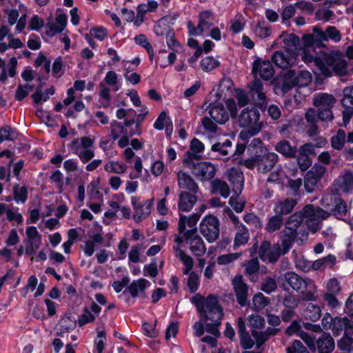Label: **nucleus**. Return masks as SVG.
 Here are the masks:
<instances>
[{"label":"nucleus","instance_id":"obj_54","mask_svg":"<svg viewBox=\"0 0 353 353\" xmlns=\"http://www.w3.org/2000/svg\"><path fill=\"white\" fill-rule=\"evenodd\" d=\"M219 65V62L212 57H206L201 61V68L205 72H210Z\"/></svg>","mask_w":353,"mask_h":353},{"label":"nucleus","instance_id":"obj_52","mask_svg":"<svg viewBox=\"0 0 353 353\" xmlns=\"http://www.w3.org/2000/svg\"><path fill=\"white\" fill-rule=\"evenodd\" d=\"M14 199L17 202L25 203L28 198V190L26 186L20 187L17 184L14 186L13 190Z\"/></svg>","mask_w":353,"mask_h":353},{"label":"nucleus","instance_id":"obj_18","mask_svg":"<svg viewBox=\"0 0 353 353\" xmlns=\"http://www.w3.org/2000/svg\"><path fill=\"white\" fill-rule=\"evenodd\" d=\"M228 181L232 185V190L234 194H241L244 184V176L243 172L238 168H231L225 172Z\"/></svg>","mask_w":353,"mask_h":353},{"label":"nucleus","instance_id":"obj_30","mask_svg":"<svg viewBox=\"0 0 353 353\" xmlns=\"http://www.w3.org/2000/svg\"><path fill=\"white\" fill-rule=\"evenodd\" d=\"M236 232L235 233L233 248L236 249L237 248L245 245L250 239V233L248 229L244 225H239V227L236 228Z\"/></svg>","mask_w":353,"mask_h":353},{"label":"nucleus","instance_id":"obj_59","mask_svg":"<svg viewBox=\"0 0 353 353\" xmlns=\"http://www.w3.org/2000/svg\"><path fill=\"white\" fill-rule=\"evenodd\" d=\"M287 353H310L301 341L295 340L286 348Z\"/></svg>","mask_w":353,"mask_h":353},{"label":"nucleus","instance_id":"obj_22","mask_svg":"<svg viewBox=\"0 0 353 353\" xmlns=\"http://www.w3.org/2000/svg\"><path fill=\"white\" fill-rule=\"evenodd\" d=\"M177 182L180 188L187 190L188 192L197 193L199 188L194 179L187 172L181 170L177 172Z\"/></svg>","mask_w":353,"mask_h":353},{"label":"nucleus","instance_id":"obj_60","mask_svg":"<svg viewBox=\"0 0 353 353\" xmlns=\"http://www.w3.org/2000/svg\"><path fill=\"white\" fill-rule=\"evenodd\" d=\"M243 221L248 225L254 226L255 228H261L263 225L259 216L253 213H247L243 216Z\"/></svg>","mask_w":353,"mask_h":353},{"label":"nucleus","instance_id":"obj_33","mask_svg":"<svg viewBox=\"0 0 353 353\" xmlns=\"http://www.w3.org/2000/svg\"><path fill=\"white\" fill-rule=\"evenodd\" d=\"M296 72L293 70L285 71L283 75V81L281 85V89L283 93H287L293 87L296 86Z\"/></svg>","mask_w":353,"mask_h":353},{"label":"nucleus","instance_id":"obj_43","mask_svg":"<svg viewBox=\"0 0 353 353\" xmlns=\"http://www.w3.org/2000/svg\"><path fill=\"white\" fill-rule=\"evenodd\" d=\"M148 283L149 282L144 279H140L136 281H133L128 288L131 296L136 297L139 293L143 292L146 288V284Z\"/></svg>","mask_w":353,"mask_h":353},{"label":"nucleus","instance_id":"obj_1","mask_svg":"<svg viewBox=\"0 0 353 353\" xmlns=\"http://www.w3.org/2000/svg\"><path fill=\"white\" fill-rule=\"evenodd\" d=\"M191 301L201 315V320L205 321L206 332L215 336H219L218 327L221 323L223 311L219 303L218 297L211 294L204 298L196 294L192 297Z\"/></svg>","mask_w":353,"mask_h":353},{"label":"nucleus","instance_id":"obj_3","mask_svg":"<svg viewBox=\"0 0 353 353\" xmlns=\"http://www.w3.org/2000/svg\"><path fill=\"white\" fill-rule=\"evenodd\" d=\"M292 247L289 243L281 237V243H276L271 245L268 241L261 242L259 256L263 261H268L270 263H276L281 256L287 254Z\"/></svg>","mask_w":353,"mask_h":353},{"label":"nucleus","instance_id":"obj_56","mask_svg":"<svg viewBox=\"0 0 353 353\" xmlns=\"http://www.w3.org/2000/svg\"><path fill=\"white\" fill-rule=\"evenodd\" d=\"M300 303L299 299L292 294H288L283 299V305L285 308L295 310Z\"/></svg>","mask_w":353,"mask_h":353},{"label":"nucleus","instance_id":"obj_44","mask_svg":"<svg viewBox=\"0 0 353 353\" xmlns=\"http://www.w3.org/2000/svg\"><path fill=\"white\" fill-rule=\"evenodd\" d=\"M320 307L313 303H309L304 311V316L312 321H316L321 317Z\"/></svg>","mask_w":353,"mask_h":353},{"label":"nucleus","instance_id":"obj_8","mask_svg":"<svg viewBox=\"0 0 353 353\" xmlns=\"http://www.w3.org/2000/svg\"><path fill=\"white\" fill-rule=\"evenodd\" d=\"M236 104L233 99L225 101V106L221 103H216L210 105L209 114L212 119L219 124L225 123L230 118L236 114Z\"/></svg>","mask_w":353,"mask_h":353},{"label":"nucleus","instance_id":"obj_53","mask_svg":"<svg viewBox=\"0 0 353 353\" xmlns=\"http://www.w3.org/2000/svg\"><path fill=\"white\" fill-rule=\"evenodd\" d=\"M252 302L254 309L256 310H260L264 308L269 303L268 299L261 292L256 293L254 295Z\"/></svg>","mask_w":353,"mask_h":353},{"label":"nucleus","instance_id":"obj_15","mask_svg":"<svg viewBox=\"0 0 353 353\" xmlns=\"http://www.w3.org/2000/svg\"><path fill=\"white\" fill-rule=\"evenodd\" d=\"M212 12L209 10H205L199 14V21L196 28H195L192 21H188V28L190 35H201L205 30H208L212 26L211 21Z\"/></svg>","mask_w":353,"mask_h":353},{"label":"nucleus","instance_id":"obj_64","mask_svg":"<svg viewBox=\"0 0 353 353\" xmlns=\"http://www.w3.org/2000/svg\"><path fill=\"white\" fill-rule=\"evenodd\" d=\"M295 158H296L297 163L302 171L307 170L312 165V159L308 156L299 153Z\"/></svg>","mask_w":353,"mask_h":353},{"label":"nucleus","instance_id":"obj_41","mask_svg":"<svg viewBox=\"0 0 353 353\" xmlns=\"http://www.w3.org/2000/svg\"><path fill=\"white\" fill-rule=\"evenodd\" d=\"M283 218L281 215L276 214L271 216L266 225L265 230L269 233H272L281 229L283 225Z\"/></svg>","mask_w":353,"mask_h":353},{"label":"nucleus","instance_id":"obj_28","mask_svg":"<svg viewBox=\"0 0 353 353\" xmlns=\"http://www.w3.org/2000/svg\"><path fill=\"white\" fill-rule=\"evenodd\" d=\"M334 349V341L328 333H323L316 341L319 353H331Z\"/></svg>","mask_w":353,"mask_h":353},{"label":"nucleus","instance_id":"obj_31","mask_svg":"<svg viewBox=\"0 0 353 353\" xmlns=\"http://www.w3.org/2000/svg\"><path fill=\"white\" fill-rule=\"evenodd\" d=\"M292 59V57L289 55V51L287 54L282 51H276L272 57V60L275 65L283 69H287L291 65Z\"/></svg>","mask_w":353,"mask_h":353},{"label":"nucleus","instance_id":"obj_35","mask_svg":"<svg viewBox=\"0 0 353 353\" xmlns=\"http://www.w3.org/2000/svg\"><path fill=\"white\" fill-rule=\"evenodd\" d=\"M245 274L248 276L251 281H256L258 276L256 275L259 270V262L257 258L248 261L245 264Z\"/></svg>","mask_w":353,"mask_h":353},{"label":"nucleus","instance_id":"obj_36","mask_svg":"<svg viewBox=\"0 0 353 353\" xmlns=\"http://www.w3.org/2000/svg\"><path fill=\"white\" fill-rule=\"evenodd\" d=\"M77 322L74 319L70 316H65L61 319L59 322V331L57 332V335L63 336V334L73 330L76 327Z\"/></svg>","mask_w":353,"mask_h":353},{"label":"nucleus","instance_id":"obj_39","mask_svg":"<svg viewBox=\"0 0 353 353\" xmlns=\"http://www.w3.org/2000/svg\"><path fill=\"white\" fill-rule=\"evenodd\" d=\"M283 43L288 51L294 52L300 46V39L296 34L290 33L283 35Z\"/></svg>","mask_w":353,"mask_h":353},{"label":"nucleus","instance_id":"obj_49","mask_svg":"<svg viewBox=\"0 0 353 353\" xmlns=\"http://www.w3.org/2000/svg\"><path fill=\"white\" fill-rule=\"evenodd\" d=\"M296 78V86L299 87H305L308 85L312 79L311 74L305 70L298 71Z\"/></svg>","mask_w":353,"mask_h":353},{"label":"nucleus","instance_id":"obj_38","mask_svg":"<svg viewBox=\"0 0 353 353\" xmlns=\"http://www.w3.org/2000/svg\"><path fill=\"white\" fill-rule=\"evenodd\" d=\"M335 263L336 257L334 255L329 254L325 257L314 261L312 265V268L314 270H318L321 268H333Z\"/></svg>","mask_w":353,"mask_h":353},{"label":"nucleus","instance_id":"obj_9","mask_svg":"<svg viewBox=\"0 0 353 353\" xmlns=\"http://www.w3.org/2000/svg\"><path fill=\"white\" fill-rule=\"evenodd\" d=\"M308 228L313 233L321 228L322 221L327 219L331 213L312 204L306 205L302 209Z\"/></svg>","mask_w":353,"mask_h":353},{"label":"nucleus","instance_id":"obj_37","mask_svg":"<svg viewBox=\"0 0 353 353\" xmlns=\"http://www.w3.org/2000/svg\"><path fill=\"white\" fill-rule=\"evenodd\" d=\"M27 235V244L34 245L36 248H39L41 243V238L37 229L34 226L28 227L26 231Z\"/></svg>","mask_w":353,"mask_h":353},{"label":"nucleus","instance_id":"obj_57","mask_svg":"<svg viewBox=\"0 0 353 353\" xmlns=\"http://www.w3.org/2000/svg\"><path fill=\"white\" fill-rule=\"evenodd\" d=\"M94 316L91 313L89 308L85 307L83 313L79 316L77 323L81 327L88 323H91L94 320Z\"/></svg>","mask_w":353,"mask_h":353},{"label":"nucleus","instance_id":"obj_40","mask_svg":"<svg viewBox=\"0 0 353 353\" xmlns=\"http://www.w3.org/2000/svg\"><path fill=\"white\" fill-rule=\"evenodd\" d=\"M346 140V133L342 129H339L336 134L332 137L330 143L332 148L341 150L343 148Z\"/></svg>","mask_w":353,"mask_h":353},{"label":"nucleus","instance_id":"obj_5","mask_svg":"<svg viewBox=\"0 0 353 353\" xmlns=\"http://www.w3.org/2000/svg\"><path fill=\"white\" fill-rule=\"evenodd\" d=\"M248 325L251 329L252 336L256 340L258 347L262 345L272 336H276L280 331L278 328L268 327L264 331H259L264 328L265 321L263 317L259 314H252L249 316Z\"/></svg>","mask_w":353,"mask_h":353},{"label":"nucleus","instance_id":"obj_46","mask_svg":"<svg viewBox=\"0 0 353 353\" xmlns=\"http://www.w3.org/2000/svg\"><path fill=\"white\" fill-rule=\"evenodd\" d=\"M254 32L256 36L263 39L269 37L272 33V30L265 21H261L257 23Z\"/></svg>","mask_w":353,"mask_h":353},{"label":"nucleus","instance_id":"obj_32","mask_svg":"<svg viewBox=\"0 0 353 353\" xmlns=\"http://www.w3.org/2000/svg\"><path fill=\"white\" fill-rule=\"evenodd\" d=\"M211 150L225 157V159H228V155L233 151L232 142L230 139H226L223 142H217L212 145Z\"/></svg>","mask_w":353,"mask_h":353},{"label":"nucleus","instance_id":"obj_6","mask_svg":"<svg viewBox=\"0 0 353 353\" xmlns=\"http://www.w3.org/2000/svg\"><path fill=\"white\" fill-rule=\"evenodd\" d=\"M278 159L279 157L274 152H266L255 154L245 160L243 165L249 169L256 168L261 173H267L274 168Z\"/></svg>","mask_w":353,"mask_h":353},{"label":"nucleus","instance_id":"obj_58","mask_svg":"<svg viewBox=\"0 0 353 353\" xmlns=\"http://www.w3.org/2000/svg\"><path fill=\"white\" fill-rule=\"evenodd\" d=\"M352 334H344V336L338 341L337 346L341 351L346 352L353 347V339L352 338Z\"/></svg>","mask_w":353,"mask_h":353},{"label":"nucleus","instance_id":"obj_63","mask_svg":"<svg viewBox=\"0 0 353 353\" xmlns=\"http://www.w3.org/2000/svg\"><path fill=\"white\" fill-rule=\"evenodd\" d=\"M124 127L117 121H113L110 124V135L114 141L118 139L120 134H123Z\"/></svg>","mask_w":353,"mask_h":353},{"label":"nucleus","instance_id":"obj_14","mask_svg":"<svg viewBox=\"0 0 353 353\" xmlns=\"http://www.w3.org/2000/svg\"><path fill=\"white\" fill-rule=\"evenodd\" d=\"M284 280L295 291L303 293L311 288L312 281L308 278H303L294 272H288L283 274Z\"/></svg>","mask_w":353,"mask_h":353},{"label":"nucleus","instance_id":"obj_24","mask_svg":"<svg viewBox=\"0 0 353 353\" xmlns=\"http://www.w3.org/2000/svg\"><path fill=\"white\" fill-rule=\"evenodd\" d=\"M302 60L305 63H312L319 68L321 74L325 77H330L332 75V72L330 69L325 65V63L324 62V57L323 59L319 57H314L312 55L308 49H305L303 50L302 54Z\"/></svg>","mask_w":353,"mask_h":353},{"label":"nucleus","instance_id":"obj_21","mask_svg":"<svg viewBox=\"0 0 353 353\" xmlns=\"http://www.w3.org/2000/svg\"><path fill=\"white\" fill-rule=\"evenodd\" d=\"M249 88L252 99L261 106L265 105L267 102L266 94L264 92L263 83L259 79H255L250 83Z\"/></svg>","mask_w":353,"mask_h":353},{"label":"nucleus","instance_id":"obj_10","mask_svg":"<svg viewBox=\"0 0 353 353\" xmlns=\"http://www.w3.org/2000/svg\"><path fill=\"white\" fill-rule=\"evenodd\" d=\"M199 229L208 242H214L219 236V221L214 215H208L201 221Z\"/></svg>","mask_w":353,"mask_h":353},{"label":"nucleus","instance_id":"obj_26","mask_svg":"<svg viewBox=\"0 0 353 353\" xmlns=\"http://www.w3.org/2000/svg\"><path fill=\"white\" fill-rule=\"evenodd\" d=\"M274 150L285 158L293 159L296 157L297 148L292 145L290 141L283 139L274 145Z\"/></svg>","mask_w":353,"mask_h":353},{"label":"nucleus","instance_id":"obj_19","mask_svg":"<svg viewBox=\"0 0 353 353\" xmlns=\"http://www.w3.org/2000/svg\"><path fill=\"white\" fill-rule=\"evenodd\" d=\"M252 72L258 73L263 79L268 81L272 78L274 70L270 61H261V59H257L253 63Z\"/></svg>","mask_w":353,"mask_h":353},{"label":"nucleus","instance_id":"obj_2","mask_svg":"<svg viewBox=\"0 0 353 353\" xmlns=\"http://www.w3.org/2000/svg\"><path fill=\"white\" fill-rule=\"evenodd\" d=\"M304 219L302 210L290 215L285 223L281 238L292 245L295 241L301 244L305 243L307 240L308 232L304 228Z\"/></svg>","mask_w":353,"mask_h":353},{"label":"nucleus","instance_id":"obj_4","mask_svg":"<svg viewBox=\"0 0 353 353\" xmlns=\"http://www.w3.org/2000/svg\"><path fill=\"white\" fill-rule=\"evenodd\" d=\"M199 156L193 152H186L183 160L184 164L192 170V173L201 179V181L212 179L216 174L215 166L210 162L194 163V160H198Z\"/></svg>","mask_w":353,"mask_h":353},{"label":"nucleus","instance_id":"obj_62","mask_svg":"<svg viewBox=\"0 0 353 353\" xmlns=\"http://www.w3.org/2000/svg\"><path fill=\"white\" fill-rule=\"evenodd\" d=\"M241 255V253L237 252L221 255L217 258V263L219 265H227L238 259Z\"/></svg>","mask_w":353,"mask_h":353},{"label":"nucleus","instance_id":"obj_34","mask_svg":"<svg viewBox=\"0 0 353 353\" xmlns=\"http://www.w3.org/2000/svg\"><path fill=\"white\" fill-rule=\"evenodd\" d=\"M200 218V214L198 213H194L189 217L186 216L180 215L179 223H178V230L180 234H184L185 230V225H187L190 228H193L196 225Z\"/></svg>","mask_w":353,"mask_h":353},{"label":"nucleus","instance_id":"obj_11","mask_svg":"<svg viewBox=\"0 0 353 353\" xmlns=\"http://www.w3.org/2000/svg\"><path fill=\"white\" fill-rule=\"evenodd\" d=\"M184 242L189 245L190 251L196 256H203L206 248L201 237L198 234L196 228L188 230L183 234Z\"/></svg>","mask_w":353,"mask_h":353},{"label":"nucleus","instance_id":"obj_25","mask_svg":"<svg viewBox=\"0 0 353 353\" xmlns=\"http://www.w3.org/2000/svg\"><path fill=\"white\" fill-rule=\"evenodd\" d=\"M336 103V99L333 94L325 92L316 94L313 98V105L317 108L332 109Z\"/></svg>","mask_w":353,"mask_h":353},{"label":"nucleus","instance_id":"obj_17","mask_svg":"<svg viewBox=\"0 0 353 353\" xmlns=\"http://www.w3.org/2000/svg\"><path fill=\"white\" fill-rule=\"evenodd\" d=\"M324 62L332 72L334 71L339 76H344L346 74V61L339 54H325L324 56Z\"/></svg>","mask_w":353,"mask_h":353},{"label":"nucleus","instance_id":"obj_51","mask_svg":"<svg viewBox=\"0 0 353 353\" xmlns=\"http://www.w3.org/2000/svg\"><path fill=\"white\" fill-rule=\"evenodd\" d=\"M277 289V283L275 279L265 277L261 283V290L267 294H270Z\"/></svg>","mask_w":353,"mask_h":353},{"label":"nucleus","instance_id":"obj_27","mask_svg":"<svg viewBox=\"0 0 353 353\" xmlns=\"http://www.w3.org/2000/svg\"><path fill=\"white\" fill-rule=\"evenodd\" d=\"M297 204V201L295 199L287 198L283 200L278 201L274 207V212L283 216L287 215L292 212L294 208Z\"/></svg>","mask_w":353,"mask_h":353},{"label":"nucleus","instance_id":"obj_12","mask_svg":"<svg viewBox=\"0 0 353 353\" xmlns=\"http://www.w3.org/2000/svg\"><path fill=\"white\" fill-rule=\"evenodd\" d=\"M232 285L236 299L241 307L248 305L249 286L244 282L241 274H236L232 280Z\"/></svg>","mask_w":353,"mask_h":353},{"label":"nucleus","instance_id":"obj_55","mask_svg":"<svg viewBox=\"0 0 353 353\" xmlns=\"http://www.w3.org/2000/svg\"><path fill=\"white\" fill-rule=\"evenodd\" d=\"M187 285L191 293L195 292L199 285V277L195 272H190L187 279Z\"/></svg>","mask_w":353,"mask_h":353},{"label":"nucleus","instance_id":"obj_50","mask_svg":"<svg viewBox=\"0 0 353 353\" xmlns=\"http://www.w3.org/2000/svg\"><path fill=\"white\" fill-rule=\"evenodd\" d=\"M325 37L323 41H327L329 39L334 42H339L341 40L342 35L339 30L334 26H328L325 30Z\"/></svg>","mask_w":353,"mask_h":353},{"label":"nucleus","instance_id":"obj_7","mask_svg":"<svg viewBox=\"0 0 353 353\" xmlns=\"http://www.w3.org/2000/svg\"><path fill=\"white\" fill-rule=\"evenodd\" d=\"M260 114L254 108H244L239 117V126L247 129L250 136H254L261 131L263 123L259 121Z\"/></svg>","mask_w":353,"mask_h":353},{"label":"nucleus","instance_id":"obj_61","mask_svg":"<svg viewBox=\"0 0 353 353\" xmlns=\"http://www.w3.org/2000/svg\"><path fill=\"white\" fill-rule=\"evenodd\" d=\"M319 181V180L307 172L304 178V187L305 190L307 192H312Z\"/></svg>","mask_w":353,"mask_h":353},{"label":"nucleus","instance_id":"obj_45","mask_svg":"<svg viewBox=\"0 0 353 353\" xmlns=\"http://www.w3.org/2000/svg\"><path fill=\"white\" fill-rule=\"evenodd\" d=\"M41 86L42 85L38 87L36 92L32 94V97L35 103H39L41 100L46 101L49 99V95H53L54 94L55 90L52 86L46 89L44 93H42Z\"/></svg>","mask_w":353,"mask_h":353},{"label":"nucleus","instance_id":"obj_23","mask_svg":"<svg viewBox=\"0 0 353 353\" xmlns=\"http://www.w3.org/2000/svg\"><path fill=\"white\" fill-rule=\"evenodd\" d=\"M196 193L183 190L179 194L178 209L182 212H189L197 201Z\"/></svg>","mask_w":353,"mask_h":353},{"label":"nucleus","instance_id":"obj_13","mask_svg":"<svg viewBox=\"0 0 353 353\" xmlns=\"http://www.w3.org/2000/svg\"><path fill=\"white\" fill-rule=\"evenodd\" d=\"M353 190V172L346 171L333 182L330 192L334 195L347 193Z\"/></svg>","mask_w":353,"mask_h":353},{"label":"nucleus","instance_id":"obj_48","mask_svg":"<svg viewBox=\"0 0 353 353\" xmlns=\"http://www.w3.org/2000/svg\"><path fill=\"white\" fill-rule=\"evenodd\" d=\"M127 165L118 161H109L105 166L104 169L106 172L116 174H122L126 172Z\"/></svg>","mask_w":353,"mask_h":353},{"label":"nucleus","instance_id":"obj_16","mask_svg":"<svg viewBox=\"0 0 353 353\" xmlns=\"http://www.w3.org/2000/svg\"><path fill=\"white\" fill-rule=\"evenodd\" d=\"M343 97L341 103L344 108L343 120L345 123H349L353 116V85L347 86L343 90Z\"/></svg>","mask_w":353,"mask_h":353},{"label":"nucleus","instance_id":"obj_42","mask_svg":"<svg viewBox=\"0 0 353 353\" xmlns=\"http://www.w3.org/2000/svg\"><path fill=\"white\" fill-rule=\"evenodd\" d=\"M348 212L346 203L341 198L335 200V205L332 210V214L336 218L343 219Z\"/></svg>","mask_w":353,"mask_h":353},{"label":"nucleus","instance_id":"obj_20","mask_svg":"<svg viewBox=\"0 0 353 353\" xmlns=\"http://www.w3.org/2000/svg\"><path fill=\"white\" fill-rule=\"evenodd\" d=\"M334 336H339L344 331V334H353V319L350 317H335L332 327Z\"/></svg>","mask_w":353,"mask_h":353},{"label":"nucleus","instance_id":"obj_47","mask_svg":"<svg viewBox=\"0 0 353 353\" xmlns=\"http://www.w3.org/2000/svg\"><path fill=\"white\" fill-rule=\"evenodd\" d=\"M229 204L236 212L241 213L245 208V200L240 196V194H234L230 198Z\"/></svg>","mask_w":353,"mask_h":353},{"label":"nucleus","instance_id":"obj_29","mask_svg":"<svg viewBox=\"0 0 353 353\" xmlns=\"http://www.w3.org/2000/svg\"><path fill=\"white\" fill-rule=\"evenodd\" d=\"M210 192L212 194H219L223 198L228 197L230 193L228 183L219 179H215L210 182Z\"/></svg>","mask_w":353,"mask_h":353}]
</instances>
